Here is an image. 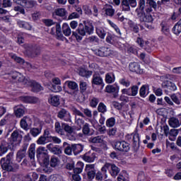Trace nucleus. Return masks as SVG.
Segmentation results:
<instances>
[{"instance_id":"1","label":"nucleus","mask_w":181,"mask_h":181,"mask_svg":"<svg viewBox=\"0 0 181 181\" xmlns=\"http://www.w3.org/2000/svg\"><path fill=\"white\" fill-rule=\"evenodd\" d=\"M146 0H139L138 8L136 9V12L137 13V16L141 22H144V26L152 30L153 29V25L152 23H153V18L151 13L152 11L156 10L158 8V4L155 0H146Z\"/></svg>"},{"instance_id":"2","label":"nucleus","mask_w":181,"mask_h":181,"mask_svg":"<svg viewBox=\"0 0 181 181\" xmlns=\"http://www.w3.org/2000/svg\"><path fill=\"white\" fill-rule=\"evenodd\" d=\"M36 156L37 162L42 168H45L44 170L46 173L48 171L46 169H48V166L50 163L51 168H56L58 164L59 159L55 156H52L49 161V156L48 154L47 150L45 147L39 146L36 150Z\"/></svg>"},{"instance_id":"3","label":"nucleus","mask_w":181,"mask_h":181,"mask_svg":"<svg viewBox=\"0 0 181 181\" xmlns=\"http://www.w3.org/2000/svg\"><path fill=\"white\" fill-rule=\"evenodd\" d=\"M94 25L90 21H84L83 23H81L76 31L72 32V39H76L77 42L83 40V36L86 35H93Z\"/></svg>"},{"instance_id":"4","label":"nucleus","mask_w":181,"mask_h":181,"mask_svg":"<svg viewBox=\"0 0 181 181\" xmlns=\"http://www.w3.org/2000/svg\"><path fill=\"white\" fill-rule=\"evenodd\" d=\"M13 157V153L10 152L6 155L5 158H1L0 165L3 170H6L7 172H13L14 168L12 165Z\"/></svg>"},{"instance_id":"5","label":"nucleus","mask_w":181,"mask_h":181,"mask_svg":"<svg viewBox=\"0 0 181 181\" xmlns=\"http://www.w3.org/2000/svg\"><path fill=\"white\" fill-rule=\"evenodd\" d=\"M126 139L129 141H132V148L134 152H137L139 150L141 145V138L139 133H132L127 134L125 136Z\"/></svg>"},{"instance_id":"6","label":"nucleus","mask_w":181,"mask_h":181,"mask_svg":"<svg viewBox=\"0 0 181 181\" xmlns=\"http://www.w3.org/2000/svg\"><path fill=\"white\" fill-rule=\"evenodd\" d=\"M115 52L110 47H100L98 49H95V55L100 57H108L114 56Z\"/></svg>"},{"instance_id":"7","label":"nucleus","mask_w":181,"mask_h":181,"mask_svg":"<svg viewBox=\"0 0 181 181\" xmlns=\"http://www.w3.org/2000/svg\"><path fill=\"white\" fill-rule=\"evenodd\" d=\"M113 148L116 151L127 153L130 151L131 146L130 144L126 142L125 141H114Z\"/></svg>"},{"instance_id":"8","label":"nucleus","mask_w":181,"mask_h":181,"mask_svg":"<svg viewBox=\"0 0 181 181\" xmlns=\"http://www.w3.org/2000/svg\"><path fill=\"white\" fill-rule=\"evenodd\" d=\"M57 33V39L58 40H62V42H64V40L68 43L69 40L66 37H64L62 33V28L59 23H56V27H53L51 29L50 35H55Z\"/></svg>"},{"instance_id":"9","label":"nucleus","mask_w":181,"mask_h":181,"mask_svg":"<svg viewBox=\"0 0 181 181\" xmlns=\"http://www.w3.org/2000/svg\"><path fill=\"white\" fill-rule=\"evenodd\" d=\"M16 148L10 142H7L5 140H3L0 143V156H2L4 154L8 152L10 150H14Z\"/></svg>"},{"instance_id":"10","label":"nucleus","mask_w":181,"mask_h":181,"mask_svg":"<svg viewBox=\"0 0 181 181\" xmlns=\"http://www.w3.org/2000/svg\"><path fill=\"white\" fill-rule=\"evenodd\" d=\"M28 146H29V144L23 143L21 148L16 153V161L20 163L23 159H24L25 156H26V151L28 150Z\"/></svg>"},{"instance_id":"11","label":"nucleus","mask_w":181,"mask_h":181,"mask_svg":"<svg viewBox=\"0 0 181 181\" xmlns=\"http://www.w3.org/2000/svg\"><path fill=\"white\" fill-rule=\"evenodd\" d=\"M92 85L100 86V89H103L105 87V83L103 78L99 73L95 72L93 76H92Z\"/></svg>"},{"instance_id":"12","label":"nucleus","mask_w":181,"mask_h":181,"mask_svg":"<svg viewBox=\"0 0 181 181\" xmlns=\"http://www.w3.org/2000/svg\"><path fill=\"white\" fill-rule=\"evenodd\" d=\"M161 86L165 91H175L177 90V86L173 81L170 80H164L161 84Z\"/></svg>"},{"instance_id":"13","label":"nucleus","mask_w":181,"mask_h":181,"mask_svg":"<svg viewBox=\"0 0 181 181\" xmlns=\"http://www.w3.org/2000/svg\"><path fill=\"white\" fill-rule=\"evenodd\" d=\"M27 54L31 58L37 57L40 54V49L37 45H31L28 47Z\"/></svg>"},{"instance_id":"14","label":"nucleus","mask_w":181,"mask_h":181,"mask_svg":"<svg viewBox=\"0 0 181 181\" xmlns=\"http://www.w3.org/2000/svg\"><path fill=\"white\" fill-rule=\"evenodd\" d=\"M27 86L31 88V91L33 93H39L43 90V87L36 81L35 80H30L28 82Z\"/></svg>"},{"instance_id":"15","label":"nucleus","mask_w":181,"mask_h":181,"mask_svg":"<svg viewBox=\"0 0 181 181\" xmlns=\"http://www.w3.org/2000/svg\"><path fill=\"white\" fill-rule=\"evenodd\" d=\"M19 139V132L18 131H14L9 138V143L11 144L15 148L19 146L21 143V139Z\"/></svg>"},{"instance_id":"16","label":"nucleus","mask_w":181,"mask_h":181,"mask_svg":"<svg viewBox=\"0 0 181 181\" xmlns=\"http://www.w3.org/2000/svg\"><path fill=\"white\" fill-rule=\"evenodd\" d=\"M121 169L117 166L115 163H110L109 165V173L113 178H116L120 173Z\"/></svg>"},{"instance_id":"17","label":"nucleus","mask_w":181,"mask_h":181,"mask_svg":"<svg viewBox=\"0 0 181 181\" xmlns=\"http://www.w3.org/2000/svg\"><path fill=\"white\" fill-rule=\"evenodd\" d=\"M105 91L107 93H114V98L118 97L119 86L117 85H107Z\"/></svg>"},{"instance_id":"18","label":"nucleus","mask_w":181,"mask_h":181,"mask_svg":"<svg viewBox=\"0 0 181 181\" xmlns=\"http://www.w3.org/2000/svg\"><path fill=\"white\" fill-rule=\"evenodd\" d=\"M49 134L50 133L47 129L45 130L43 135L40 136L37 140V144L38 145H45V144L49 142Z\"/></svg>"},{"instance_id":"19","label":"nucleus","mask_w":181,"mask_h":181,"mask_svg":"<svg viewBox=\"0 0 181 181\" xmlns=\"http://www.w3.org/2000/svg\"><path fill=\"white\" fill-rule=\"evenodd\" d=\"M14 115L17 118H21L25 115V112H26V108L23 106V105H19L16 106L13 109Z\"/></svg>"},{"instance_id":"20","label":"nucleus","mask_w":181,"mask_h":181,"mask_svg":"<svg viewBox=\"0 0 181 181\" xmlns=\"http://www.w3.org/2000/svg\"><path fill=\"white\" fill-rule=\"evenodd\" d=\"M83 159L88 163H93L96 159V153L89 151L83 156Z\"/></svg>"},{"instance_id":"21","label":"nucleus","mask_w":181,"mask_h":181,"mask_svg":"<svg viewBox=\"0 0 181 181\" xmlns=\"http://www.w3.org/2000/svg\"><path fill=\"white\" fill-rule=\"evenodd\" d=\"M21 100L25 104H36L38 103L39 99L36 96H21Z\"/></svg>"},{"instance_id":"22","label":"nucleus","mask_w":181,"mask_h":181,"mask_svg":"<svg viewBox=\"0 0 181 181\" xmlns=\"http://www.w3.org/2000/svg\"><path fill=\"white\" fill-rule=\"evenodd\" d=\"M48 103L54 107L59 106L60 96H59L58 95H49L48 98Z\"/></svg>"},{"instance_id":"23","label":"nucleus","mask_w":181,"mask_h":181,"mask_svg":"<svg viewBox=\"0 0 181 181\" xmlns=\"http://www.w3.org/2000/svg\"><path fill=\"white\" fill-rule=\"evenodd\" d=\"M160 26L161 27V32L163 35H165V36H167L168 37H170V25L165 21H162L160 24Z\"/></svg>"},{"instance_id":"24","label":"nucleus","mask_w":181,"mask_h":181,"mask_svg":"<svg viewBox=\"0 0 181 181\" xmlns=\"http://www.w3.org/2000/svg\"><path fill=\"white\" fill-rule=\"evenodd\" d=\"M147 90H150V86L148 84L142 85L139 88V96L142 98H146L149 94V92L147 93Z\"/></svg>"},{"instance_id":"25","label":"nucleus","mask_w":181,"mask_h":181,"mask_svg":"<svg viewBox=\"0 0 181 181\" xmlns=\"http://www.w3.org/2000/svg\"><path fill=\"white\" fill-rule=\"evenodd\" d=\"M129 69L131 72L133 73H141V66L138 62H130L129 64Z\"/></svg>"},{"instance_id":"26","label":"nucleus","mask_w":181,"mask_h":181,"mask_svg":"<svg viewBox=\"0 0 181 181\" xmlns=\"http://www.w3.org/2000/svg\"><path fill=\"white\" fill-rule=\"evenodd\" d=\"M57 117L61 119L65 120L66 122H69L71 120L70 114L68 113V112L64 109H62L59 112Z\"/></svg>"},{"instance_id":"27","label":"nucleus","mask_w":181,"mask_h":181,"mask_svg":"<svg viewBox=\"0 0 181 181\" xmlns=\"http://www.w3.org/2000/svg\"><path fill=\"white\" fill-rule=\"evenodd\" d=\"M128 25L131 30V32H133V33H139L140 28L139 25L140 24H138L133 21H128Z\"/></svg>"},{"instance_id":"28","label":"nucleus","mask_w":181,"mask_h":181,"mask_svg":"<svg viewBox=\"0 0 181 181\" xmlns=\"http://www.w3.org/2000/svg\"><path fill=\"white\" fill-rule=\"evenodd\" d=\"M47 148L55 155H59L62 153V148L59 146H54L52 144H49L47 145Z\"/></svg>"},{"instance_id":"29","label":"nucleus","mask_w":181,"mask_h":181,"mask_svg":"<svg viewBox=\"0 0 181 181\" xmlns=\"http://www.w3.org/2000/svg\"><path fill=\"white\" fill-rule=\"evenodd\" d=\"M105 42L111 45H115L117 42V37L108 33L105 38Z\"/></svg>"},{"instance_id":"30","label":"nucleus","mask_w":181,"mask_h":181,"mask_svg":"<svg viewBox=\"0 0 181 181\" xmlns=\"http://www.w3.org/2000/svg\"><path fill=\"white\" fill-rule=\"evenodd\" d=\"M88 88V83L86 81H84L83 80H81L79 81L80 93L82 95H84L87 93Z\"/></svg>"},{"instance_id":"31","label":"nucleus","mask_w":181,"mask_h":181,"mask_svg":"<svg viewBox=\"0 0 181 181\" xmlns=\"http://www.w3.org/2000/svg\"><path fill=\"white\" fill-rule=\"evenodd\" d=\"M17 24L20 28H24L25 30H32V25L28 22L18 21Z\"/></svg>"},{"instance_id":"32","label":"nucleus","mask_w":181,"mask_h":181,"mask_svg":"<svg viewBox=\"0 0 181 181\" xmlns=\"http://www.w3.org/2000/svg\"><path fill=\"white\" fill-rule=\"evenodd\" d=\"M79 75L82 77H86L87 78H90L93 75V71L90 70H86L85 68H80Z\"/></svg>"},{"instance_id":"33","label":"nucleus","mask_w":181,"mask_h":181,"mask_svg":"<svg viewBox=\"0 0 181 181\" xmlns=\"http://www.w3.org/2000/svg\"><path fill=\"white\" fill-rule=\"evenodd\" d=\"M170 98L172 99L173 102L175 103L176 105H180L181 104V93H173L171 95Z\"/></svg>"},{"instance_id":"34","label":"nucleus","mask_w":181,"mask_h":181,"mask_svg":"<svg viewBox=\"0 0 181 181\" xmlns=\"http://www.w3.org/2000/svg\"><path fill=\"white\" fill-rule=\"evenodd\" d=\"M36 144H31L28 148V157L32 160V159H35V153H36Z\"/></svg>"},{"instance_id":"35","label":"nucleus","mask_w":181,"mask_h":181,"mask_svg":"<svg viewBox=\"0 0 181 181\" xmlns=\"http://www.w3.org/2000/svg\"><path fill=\"white\" fill-rule=\"evenodd\" d=\"M35 6H36V1L24 0L23 7L26 10H30L35 7Z\"/></svg>"},{"instance_id":"36","label":"nucleus","mask_w":181,"mask_h":181,"mask_svg":"<svg viewBox=\"0 0 181 181\" xmlns=\"http://www.w3.org/2000/svg\"><path fill=\"white\" fill-rule=\"evenodd\" d=\"M85 44L96 43L98 44L100 42L99 38L95 35H92L88 37H86L83 41Z\"/></svg>"},{"instance_id":"37","label":"nucleus","mask_w":181,"mask_h":181,"mask_svg":"<svg viewBox=\"0 0 181 181\" xmlns=\"http://www.w3.org/2000/svg\"><path fill=\"white\" fill-rule=\"evenodd\" d=\"M68 88L74 91H78V84L74 81H66Z\"/></svg>"},{"instance_id":"38","label":"nucleus","mask_w":181,"mask_h":181,"mask_svg":"<svg viewBox=\"0 0 181 181\" xmlns=\"http://www.w3.org/2000/svg\"><path fill=\"white\" fill-rule=\"evenodd\" d=\"M173 33L174 35H176L177 36L179 35L180 33H181V18L180 20L174 25V27L172 29Z\"/></svg>"},{"instance_id":"39","label":"nucleus","mask_w":181,"mask_h":181,"mask_svg":"<svg viewBox=\"0 0 181 181\" xmlns=\"http://www.w3.org/2000/svg\"><path fill=\"white\" fill-rule=\"evenodd\" d=\"M96 35L100 37V39H105L107 33L102 27H96Z\"/></svg>"},{"instance_id":"40","label":"nucleus","mask_w":181,"mask_h":181,"mask_svg":"<svg viewBox=\"0 0 181 181\" xmlns=\"http://www.w3.org/2000/svg\"><path fill=\"white\" fill-rule=\"evenodd\" d=\"M107 179V177H106L105 174H103L100 170H98V172H95V181H104Z\"/></svg>"},{"instance_id":"41","label":"nucleus","mask_w":181,"mask_h":181,"mask_svg":"<svg viewBox=\"0 0 181 181\" xmlns=\"http://www.w3.org/2000/svg\"><path fill=\"white\" fill-rule=\"evenodd\" d=\"M83 150V146L81 144H73V152L75 156L81 153Z\"/></svg>"},{"instance_id":"42","label":"nucleus","mask_w":181,"mask_h":181,"mask_svg":"<svg viewBox=\"0 0 181 181\" xmlns=\"http://www.w3.org/2000/svg\"><path fill=\"white\" fill-rule=\"evenodd\" d=\"M121 7H122V10L124 11H131V7H130L129 0H122Z\"/></svg>"},{"instance_id":"43","label":"nucleus","mask_w":181,"mask_h":181,"mask_svg":"<svg viewBox=\"0 0 181 181\" xmlns=\"http://www.w3.org/2000/svg\"><path fill=\"white\" fill-rule=\"evenodd\" d=\"M180 124H181V123L180 124V121L178 120V119H177L175 117H172L169 120V125L171 127L177 128V127H179L180 126Z\"/></svg>"},{"instance_id":"44","label":"nucleus","mask_w":181,"mask_h":181,"mask_svg":"<svg viewBox=\"0 0 181 181\" xmlns=\"http://www.w3.org/2000/svg\"><path fill=\"white\" fill-rule=\"evenodd\" d=\"M96 170H88L87 171V181H93L95 179Z\"/></svg>"},{"instance_id":"45","label":"nucleus","mask_w":181,"mask_h":181,"mask_svg":"<svg viewBox=\"0 0 181 181\" xmlns=\"http://www.w3.org/2000/svg\"><path fill=\"white\" fill-rule=\"evenodd\" d=\"M62 30H63L64 35H65L66 36H70V35L71 34V30L69 25L66 23H64L63 24Z\"/></svg>"},{"instance_id":"46","label":"nucleus","mask_w":181,"mask_h":181,"mask_svg":"<svg viewBox=\"0 0 181 181\" xmlns=\"http://www.w3.org/2000/svg\"><path fill=\"white\" fill-rule=\"evenodd\" d=\"M13 5L11 0H0V7L10 8Z\"/></svg>"},{"instance_id":"47","label":"nucleus","mask_w":181,"mask_h":181,"mask_svg":"<svg viewBox=\"0 0 181 181\" xmlns=\"http://www.w3.org/2000/svg\"><path fill=\"white\" fill-rule=\"evenodd\" d=\"M98 111L101 114H105L107 112V106L103 103V102H100L98 106Z\"/></svg>"},{"instance_id":"48","label":"nucleus","mask_w":181,"mask_h":181,"mask_svg":"<svg viewBox=\"0 0 181 181\" xmlns=\"http://www.w3.org/2000/svg\"><path fill=\"white\" fill-rule=\"evenodd\" d=\"M110 170V163H105L104 165L100 168V173L103 174L105 177H107V172Z\"/></svg>"},{"instance_id":"49","label":"nucleus","mask_w":181,"mask_h":181,"mask_svg":"<svg viewBox=\"0 0 181 181\" xmlns=\"http://www.w3.org/2000/svg\"><path fill=\"white\" fill-rule=\"evenodd\" d=\"M42 127L40 126V128H33L30 129V133L33 137L37 136L41 133Z\"/></svg>"},{"instance_id":"50","label":"nucleus","mask_w":181,"mask_h":181,"mask_svg":"<svg viewBox=\"0 0 181 181\" xmlns=\"http://www.w3.org/2000/svg\"><path fill=\"white\" fill-rule=\"evenodd\" d=\"M116 124V119L115 117H110L107 119L105 122V125L107 127H112Z\"/></svg>"},{"instance_id":"51","label":"nucleus","mask_w":181,"mask_h":181,"mask_svg":"<svg viewBox=\"0 0 181 181\" xmlns=\"http://www.w3.org/2000/svg\"><path fill=\"white\" fill-rule=\"evenodd\" d=\"M130 89H131V94L132 97H135L138 95L139 89V86L138 85L132 86Z\"/></svg>"},{"instance_id":"52","label":"nucleus","mask_w":181,"mask_h":181,"mask_svg":"<svg viewBox=\"0 0 181 181\" xmlns=\"http://www.w3.org/2000/svg\"><path fill=\"white\" fill-rule=\"evenodd\" d=\"M83 133L85 135L90 136L93 133L90 132V125L88 123H86L83 127Z\"/></svg>"},{"instance_id":"53","label":"nucleus","mask_w":181,"mask_h":181,"mask_svg":"<svg viewBox=\"0 0 181 181\" xmlns=\"http://www.w3.org/2000/svg\"><path fill=\"white\" fill-rule=\"evenodd\" d=\"M62 127L65 132H67V134H73L74 129L71 127H70L68 124L62 123Z\"/></svg>"},{"instance_id":"54","label":"nucleus","mask_w":181,"mask_h":181,"mask_svg":"<svg viewBox=\"0 0 181 181\" xmlns=\"http://www.w3.org/2000/svg\"><path fill=\"white\" fill-rule=\"evenodd\" d=\"M64 146H67L64 150V153L67 155H71L73 151V144L71 146L68 144L66 142L64 143Z\"/></svg>"},{"instance_id":"55","label":"nucleus","mask_w":181,"mask_h":181,"mask_svg":"<svg viewBox=\"0 0 181 181\" xmlns=\"http://www.w3.org/2000/svg\"><path fill=\"white\" fill-rule=\"evenodd\" d=\"M18 81L20 83H23L24 85L28 86V82H29L30 80H28L24 76H23L21 74L18 76Z\"/></svg>"},{"instance_id":"56","label":"nucleus","mask_w":181,"mask_h":181,"mask_svg":"<svg viewBox=\"0 0 181 181\" xmlns=\"http://www.w3.org/2000/svg\"><path fill=\"white\" fill-rule=\"evenodd\" d=\"M127 175L126 170H122L117 177V181H127L125 175Z\"/></svg>"},{"instance_id":"57","label":"nucleus","mask_w":181,"mask_h":181,"mask_svg":"<svg viewBox=\"0 0 181 181\" xmlns=\"http://www.w3.org/2000/svg\"><path fill=\"white\" fill-rule=\"evenodd\" d=\"M105 81L107 84H111L115 82V78L110 74H106Z\"/></svg>"},{"instance_id":"58","label":"nucleus","mask_w":181,"mask_h":181,"mask_svg":"<svg viewBox=\"0 0 181 181\" xmlns=\"http://www.w3.org/2000/svg\"><path fill=\"white\" fill-rule=\"evenodd\" d=\"M51 89L54 93H59L62 90V87L60 85L52 84Z\"/></svg>"},{"instance_id":"59","label":"nucleus","mask_w":181,"mask_h":181,"mask_svg":"<svg viewBox=\"0 0 181 181\" xmlns=\"http://www.w3.org/2000/svg\"><path fill=\"white\" fill-rule=\"evenodd\" d=\"M55 13L58 16L64 17V16H65L66 11L65 8H57L55 11Z\"/></svg>"},{"instance_id":"60","label":"nucleus","mask_w":181,"mask_h":181,"mask_svg":"<svg viewBox=\"0 0 181 181\" xmlns=\"http://www.w3.org/2000/svg\"><path fill=\"white\" fill-rule=\"evenodd\" d=\"M28 117H23V118L20 122V126L23 129H28V122H26V119Z\"/></svg>"},{"instance_id":"61","label":"nucleus","mask_w":181,"mask_h":181,"mask_svg":"<svg viewBox=\"0 0 181 181\" xmlns=\"http://www.w3.org/2000/svg\"><path fill=\"white\" fill-rule=\"evenodd\" d=\"M92 143L93 144H101L103 143V139L102 136H95L92 139Z\"/></svg>"},{"instance_id":"62","label":"nucleus","mask_w":181,"mask_h":181,"mask_svg":"<svg viewBox=\"0 0 181 181\" xmlns=\"http://www.w3.org/2000/svg\"><path fill=\"white\" fill-rule=\"evenodd\" d=\"M99 99L98 98H92V100L90 102V107L95 108L99 103Z\"/></svg>"},{"instance_id":"63","label":"nucleus","mask_w":181,"mask_h":181,"mask_svg":"<svg viewBox=\"0 0 181 181\" xmlns=\"http://www.w3.org/2000/svg\"><path fill=\"white\" fill-rule=\"evenodd\" d=\"M49 142L54 141L55 144H60L62 142V140L57 137V136H50V134L49 135Z\"/></svg>"},{"instance_id":"64","label":"nucleus","mask_w":181,"mask_h":181,"mask_svg":"<svg viewBox=\"0 0 181 181\" xmlns=\"http://www.w3.org/2000/svg\"><path fill=\"white\" fill-rule=\"evenodd\" d=\"M42 22L45 23V25L47 27H50L53 25H54L56 23L53 21L52 19H43Z\"/></svg>"}]
</instances>
